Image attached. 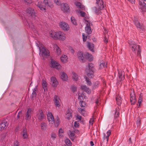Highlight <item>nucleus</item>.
I'll list each match as a JSON object with an SVG mask.
<instances>
[{
	"mask_svg": "<svg viewBox=\"0 0 146 146\" xmlns=\"http://www.w3.org/2000/svg\"><path fill=\"white\" fill-rule=\"evenodd\" d=\"M129 43L132 52L135 54L137 53L138 56H140L141 51L139 46L131 40L129 41Z\"/></svg>",
	"mask_w": 146,
	"mask_h": 146,
	"instance_id": "obj_1",
	"label": "nucleus"
},
{
	"mask_svg": "<svg viewBox=\"0 0 146 146\" xmlns=\"http://www.w3.org/2000/svg\"><path fill=\"white\" fill-rule=\"evenodd\" d=\"M94 65L92 63H89L86 70V72L87 76L90 78H93L94 76L93 72V68Z\"/></svg>",
	"mask_w": 146,
	"mask_h": 146,
	"instance_id": "obj_2",
	"label": "nucleus"
},
{
	"mask_svg": "<svg viewBox=\"0 0 146 146\" xmlns=\"http://www.w3.org/2000/svg\"><path fill=\"white\" fill-rule=\"evenodd\" d=\"M36 44L39 48L40 52H42V54L44 56H49L50 52L48 50L46 49L43 45H41L40 46V44L39 42L37 41Z\"/></svg>",
	"mask_w": 146,
	"mask_h": 146,
	"instance_id": "obj_3",
	"label": "nucleus"
},
{
	"mask_svg": "<svg viewBox=\"0 0 146 146\" xmlns=\"http://www.w3.org/2000/svg\"><path fill=\"white\" fill-rule=\"evenodd\" d=\"M96 3L98 5V8L94 7L93 8V10L96 13H98L100 12V10L104 8L103 0H96Z\"/></svg>",
	"mask_w": 146,
	"mask_h": 146,
	"instance_id": "obj_4",
	"label": "nucleus"
},
{
	"mask_svg": "<svg viewBox=\"0 0 146 146\" xmlns=\"http://www.w3.org/2000/svg\"><path fill=\"white\" fill-rule=\"evenodd\" d=\"M77 56L80 62H85L86 60V53L83 54L82 52L79 51L77 53Z\"/></svg>",
	"mask_w": 146,
	"mask_h": 146,
	"instance_id": "obj_5",
	"label": "nucleus"
},
{
	"mask_svg": "<svg viewBox=\"0 0 146 146\" xmlns=\"http://www.w3.org/2000/svg\"><path fill=\"white\" fill-rule=\"evenodd\" d=\"M50 66L51 68L57 69H60L61 67L59 64L53 59L51 60Z\"/></svg>",
	"mask_w": 146,
	"mask_h": 146,
	"instance_id": "obj_6",
	"label": "nucleus"
},
{
	"mask_svg": "<svg viewBox=\"0 0 146 146\" xmlns=\"http://www.w3.org/2000/svg\"><path fill=\"white\" fill-rule=\"evenodd\" d=\"M47 117L50 124H53L54 123V117L51 112L49 111L47 113Z\"/></svg>",
	"mask_w": 146,
	"mask_h": 146,
	"instance_id": "obj_7",
	"label": "nucleus"
},
{
	"mask_svg": "<svg viewBox=\"0 0 146 146\" xmlns=\"http://www.w3.org/2000/svg\"><path fill=\"white\" fill-rule=\"evenodd\" d=\"M36 117L38 120L40 121H42L45 117V116L41 110H39L37 112Z\"/></svg>",
	"mask_w": 146,
	"mask_h": 146,
	"instance_id": "obj_8",
	"label": "nucleus"
},
{
	"mask_svg": "<svg viewBox=\"0 0 146 146\" xmlns=\"http://www.w3.org/2000/svg\"><path fill=\"white\" fill-rule=\"evenodd\" d=\"M60 8L61 10L64 12L67 13L70 12L69 7L66 3L61 4Z\"/></svg>",
	"mask_w": 146,
	"mask_h": 146,
	"instance_id": "obj_9",
	"label": "nucleus"
},
{
	"mask_svg": "<svg viewBox=\"0 0 146 146\" xmlns=\"http://www.w3.org/2000/svg\"><path fill=\"white\" fill-rule=\"evenodd\" d=\"M59 26L63 30L65 31H67L69 29V27L68 25L65 22H60L59 23Z\"/></svg>",
	"mask_w": 146,
	"mask_h": 146,
	"instance_id": "obj_10",
	"label": "nucleus"
},
{
	"mask_svg": "<svg viewBox=\"0 0 146 146\" xmlns=\"http://www.w3.org/2000/svg\"><path fill=\"white\" fill-rule=\"evenodd\" d=\"M26 12L29 15L32 17H34L36 16L34 10L32 8L29 7L27 8L26 10Z\"/></svg>",
	"mask_w": 146,
	"mask_h": 146,
	"instance_id": "obj_11",
	"label": "nucleus"
},
{
	"mask_svg": "<svg viewBox=\"0 0 146 146\" xmlns=\"http://www.w3.org/2000/svg\"><path fill=\"white\" fill-rule=\"evenodd\" d=\"M53 101L54 105L56 107L59 108L60 106V100L59 97L55 95L54 96Z\"/></svg>",
	"mask_w": 146,
	"mask_h": 146,
	"instance_id": "obj_12",
	"label": "nucleus"
},
{
	"mask_svg": "<svg viewBox=\"0 0 146 146\" xmlns=\"http://www.w3.org/2000/svg\"><path fill=\"white\" fill-rule=\"evenodd\" d=\"M58 33L57 39H58L62 41H64L65 40L66 35L63 32L59 31L58 32Z\"/></svg>",
	"mask_w": 146,
	"mask_h": 146,
	"instance_id": "obj_13",
	"label": "nucleus"
},
{
	"mask_svg": "<svg viewBox=\"0 0 146 146\" xmlns=\"http://www.w3.org/2000/svg\"><path fill=\"white\" fill-rule=\"evenodd\" d=\"M134 23L137 28L138 29L139 31H141L144 30V26L141 24L137 20H135L134 21Z\"/></svg>",
	"mask_w": 146,
	"mask_h": 146,
	"instance_id": "obj_14",
	"label": "nucleus"
},
{
	"mask_svg": "<svg viewBox=\"0 0 146 146\" xmlns=\"http://www.w3.org/2000/svg\"><path fill=\"white\" fill-rule=\"evenodd\" d=\"M118 80L120 81L124 79V72L121 70H118Z\"/></svg>",
	"mask_w": 146,
	"mask_h": 146,
	"instance_id": "obj_15",
	"label": "nucleus"
},
{
	"mask_svg": "<svg viewBox=\"0 0 146 146\" xmlns=\"http://www.w3.org/2000/svg\"><path fill=\"white\" fill-rule=\"evenodd\" d=\"M51 82L53 87H56L58 84V82L54 77H52L50 78Z\"/></svg>",
	"mask_w": 146,
	"mask_h": 146,
	"instance_id": "obj_16",
	"label": "nucleus"
},
{
	"mask_svg": "<svg viewBox=\"0 0 146 146\" xmlns=\"http://www.w3.org/2000/svg\"><path fill=\"white\" fill-rule=\"evenodd\" d=\"M130 100L131 104H134L136 101V99L135 92L133 91H131L130 94Z\"/></svg>",
	"mask_w": 146,
	"mask_h": 146,
	"instance_id": "obj_17",
	"label": "nucleus"
},
{
	"mask_svg": "<svg viewBox=\"0 0 146 146\" xmlns=\"http://www.w3.org/2000/svg\"><path fill=\"white\" fill-rule=\"evenodd\" d=\"M87 23L86 24V26L85 28V30L86 32L88 34H90L92 33L91 29L90 27V24L87 22Z\"/></svg>",
	"mask_w": 146,
	"mask_h": 146,
	"instance_id": "obj_18",
	"label": "nucleus"
},
{
	"mask_svg": "<svg viewBox=\"0 0 146 146\" xmlns=\"http://www.w3.org/2000/svg\"><path fill=\"white\" fill-rule=\"evenodd\" d=\"M37 6L39 7L40 10L42 11H44L46 9V6L42 5V2H38Z\"/></svg>",
	"mask_w": 146,
	"mask_h": 146,
	"instance_id": "obj_19",
	"label": "nucleus"
},
{
	"mask_svg": "<svg viewBox=\"0 0 146 146\" xmlns=\"http://www.w3.org/2000/svg\"><path fill=\"white\" fill-rule=\"evenodd\" d=\"M43 3L46 6H48L51 8H52L54 7L53 3L52 2H49L48 0H44Z\"/></svg>",
	"mask_w": 146,
	"mask_h": 146,
	"instance_id": "obj_20",
	"label": "nucleus"
},
{
	"mask_svg": "<svg viewBox=\"0 0 146 146\" xmlns=\"http://www.w3.org/2000/svg\"><path fill=\"white\" fill-rule=\"evenodd\" d=\"M58 34V32L54 31H51L50 32V36L54 39H57Z\"/></svg>",
	"mask_w": 146,
	"mask_h": 146,
	"instance_id": "obj_21",
	"label": "nucleus"
},
{
	"mask_svg": "<svg viewBox=\"0 0 146 146\" xmlns=\"http://www.w3.org/2000/svg\"><path fill=\"white\" fill-rule=\"evenodd\" d=\"M31 111L32 110L31 108H28L26 113L25 118L26 120H27L30 119L31 117Z\"/></svg>",
	"mask_w": 146,
	"mask_h": 146,
	"instance_id": "obj_22",
	"label": "nucleus"
},
{
	"mask_svg": "<svg viewBox=\"0 0 146 146\" xmlns=\"http://www.w3.org/2000/svg\"><path fill=\"white\" fill-rule=\"evenodd\" d=\"M72 110H71L68 109L65 113V117L69 119L72 117Z\"/></svg>",
	"mask_w": 146,
	"mask_h": 146,
	"instance_id": "obj_23",
	"label": "nucleus"
},
{
	"mask_svg": "<svg viewBox=\"0 0 146 146\" xmlns=\"http://www.w3.org/2000/svg\"><path fill=\"white\" fill-rule=\"evenodd\" d=\"M81 88L85 91L88 94H90L91 93V91L90 90L86 85H82L81 86Z\"/></svg>",
	"mask_w": 146,
	"mask_h": 146,
	"instance_id": "obj_24",
	"label": "nucleus"
},
{
	"mask_svg": "<svg viewBox=\"0 0 146 146\" xmlns=\"http://www.w3.org/2000/svg\"><path fill=\"white\" fill-rule=\"evenodd\" d=\"M7 122L6 121L2 122L0 124V131H1L6 129Z\"/></svg>",
	"mask_w": 146,
	"mask_h": 146,
	"instance_id": "obj_25",
	"label": "nucleus"
},
{
	"mask_svg": "<svg viewBox=\"0 0 146 146\" xmlns=\"http://www.w3.org/2000/svg\"><path fill=\"white\" fill-rule=\"evenodd\" d=\"M41 129L42 131H45L48 128L47 124L44 122H42L40 124Z\"/></svg>",
	"mask_w": 146,
	"mask_h": 146,
	"instance_id": "obj_26",
	"label": "nucleus"
},
{
	"mask_svg": "<svg viewBox=\"0 0 146 146\" xmlns=\"http://www.w3.org/2000/svg\"><path fill=\"white\" fill-rule=\"evenodd\" d=\"M106 63L103 60L100 61V63L99 66V69H101L106 67Z\"/></svg>",
	"mask_w": 146,
	"mask_h": 146,
	"instance_id": "obj_27",
	"label": "nucleus"
},
{
	"mask_svg": "<svg viewBox=\"0 0 146 146\" xmlns=\"http://www.w3.org/2000/svg\"><path fill=\"white\" fill-rule=\"evenodd\" d=\"M61 61L64 63H65L68 61V57L65 55H62L60 58Z\"/></svg>",
	"mask_w": 146,
	"mask_h": 146,
	"instance_id": "obj_28",
	"label": "nucleus"
},
{
	"mask_svg": "<svg viewBox=\"0 0 146 146\" xmlns=\"http://www.w3.org/2000/svg\"><path fill=\"white\" fill-rule=\"evenodd\" d=\"M47 83L46 81L43 79L42 80V86L44 91H46L47 90Z\"/></svg>",
	"mask_w": 146,
	"mask_h": 146,
	"instance_id": "obj_29",
	"label": "nucleus"
},
{
	"mask_svg": "<svg viewBox=\"0 0 146 146\" xmlns=\"http://www.w3.org/2000/svg\"><path fill=\"white\" fill-rule=\"evenodd\" d=\"M68 133L71 139L73 141L75 137L74 132L73 131H69L68 132Z\"/></svg>",
	"mask_w": 146,
	"mask_h": 146,
	"instance_id": "obj_30",
	"label": "nucleus"
},
{
	"mask_svg": "<svg viewBox=\"0 0 146 146\" xmlns=\"http://www.w3.org/2000/svg\"><path fill=\"white\" fill-rule=\"evenodd\" d=\"M54 48L56 50V51L58 55H60L61 54V50L59 47L56 44L54 45Z\"/></svg>",
	"mask_w": 146,
	"mask_h": 146,
	"instance_id": "obj_31",
	"label": "nucleus"
},
{
	"mask_svg": "<svg viewBox=\"0 0 146 146\" xmlns=\"http://www.w3.org/2000/svg\"><path fill=\"white\" fill-rule=\"evenodd\" d=\"M22 135L24 139H27L28 137V134L27 129L25 128L23 129L22 131Z\"/></svg>",
	"mask_w": 146,
	"mask_h": 146,
	"instance_id": "obj_32",
	"label": "nucleus"
},
{
	"mask_svg": "<svg viewBox=\"0 0 146 146\" xmlns=\"http://www.w3.org/2000/svg\"><path fill=\"white\" fill-rule=\"evenodd\" d=\"M75 5L79 9L82 10H84L85 9L84 6L82 5L81 3L79 2H75Z\"/></svg>",
	"mask_w": 146,
	"mask_h": 146,
	"instance_id": "obj_33",
	"label": "nucleus"
},
{
	"mask_svg": "<svg viewBox=\"0 0 146 146\" xmlns=\"http://www.w3.org/2000/svg\"><path fill=\"white\" fill-rule=\"evenodd\" d=\"M78 110L79 113H80L83 115L84 116H86L87 115V112L81 108H78Z\"/></svg>",
	"mask_w": 146,
	"mask_h": 146,
	"instance_id": "obj_34",
	"label": "nucleus"
},
{
	"mask_svg": "<svg viewBox=\"0 0 146 146\" xmlns=\"http://www.w3.org/2000/svg\"><path fill=\"white\" fill-rule=\"evenodd\" d=\"M72 77L74 80L76 81L78 78V75L74 72H72Z\"/></svg>",
	"mask_w": 146,
	"mask_h": 146,
	"instance_id": "obj_35",
	"label": "nucleus"
},
{
	"mask_svg": "<svg viewBox=\"0 0 146 146\" xmlns=\"http://www.w3.org/2000/svg\"><path fill=\"white\" fill-rule=\"evenodd\" d=\"M87 46L89 49L92 52H94V44L90 42L88 43Z\"/></svg>",
	"mask_w": 146,
	"mask_h": 146,
	"instance_id": "obj_36",
	"label": "nucleus"
},
{
	"mask_svg": "<svg viewBox=\"0 0 146 146\" xmlns=\"http://www.w3.org/2000/svg\"><path fill=\"white\" fill-rule=\"evenodd\" d=\"M111 134V131L110 130H108L107 132V135L106 136L104 134V139H106L107 142H108L109 140V137Z\"/></svg>",
	"mask_w": 146,
	"mask_h": 146,
	"instance_id": "obj_37",
	"label": "nucleus"
},
{
	"mask_svg": "<svg viewBox=\"0 0 146 146\" xmlns=\"http://www.w3.org/2000/svg\"><path fill=\"white\" fill-rule=\"evenodd\" d=\"M61 78L63 80L66 81L68 79V76L65 73L63 72L61 74Z\"/></svg>",
	"mask_w": 146,
	"mask_h": 146,
	"instance_id": "obj_38",
	"label": "nucleus"
},
{
	"mask_svg": "<svg viewBox=\"0 0 146 146\" xmlns=\"http://www.w3.org/2000/svg\"><path fill=\"white\" fill-rule=\"evenodd\" d=\"M121 98L119 96H117L116 97V100L117 101V104L118 105H120L121 104L122 100H121Z\"/></svg>",
	"mask_w": 146,
	"mask_h": 146,
	"instance_id": "obj_39",
	"label": "nucleus"
},
{
	"mask_svg": "<svg viewBox=\"0 0 146 146\" xmlns=\"http://www.w3.org/2000/svg\"><path fill=\"white\" fill-rule=\"evenodd\" d=\"M86 59L89 61H91L93 60L94 58L92 55L88 53H86Z\"/></svg>",
	"mask_w": 146,
	"mask_h": 146,
	"instance_id": "obj_40",
	"label": "nucleus"
},
{
	"mask_svg": "<svg viewBox=\"0 0 146 146\" xmlns=\"http://www.w3.org/2000/svg\"><path fill=\"white\" fill-rule=\"evenodd\" d=\"M71 21L72 23L74 25H76L77 23L75 18L73 16H72L71 18Z\"/></svg>",
	"mask_w": 146,
	"mask_h": 146,
	"instance_id": "obj_41",
	"label": "nucleus"
},
{
	"mask_svg": "<svg viewBox=\"0 0 146 146\" xmlns=\"http://www.w3.org/2000/svg\"><path fill=\"white\" fill-rule=\"evenodd\" d=\"M65 142L66 145L68 146H71L72 145V143L69 139H66L65 140Z\"/></svg>",
	"mask_w": 146,
	"mask_h": 146,
	"instance_id": "obj_42",
	"label": "nucleus"
},
{
	"mask_svg": "<svg viewBox=\"0 0 146 146\" xmlns=\"http://www.w3.org/2000/svg\"><path fill=\"white\" fill-rule=\"evenodd\" d=\"M79 105L82 107H86L87 106V104L83 101H80L79 102Z\"/></svg>",
	"mask_w": 146,
	"mask_h": 146,
	"instance_id": "obj_43",
	"label": "nucleus"
},
{
	"mask_svg": "<svg viewBox=\"0 0 146 146\" xmlns=\"http://www.w3.org/2000/svg\"><path fill=\"white\" fill-rule=\"evenodd\" d=\"M119 110V108H116L115 111V118H116L119 116V112L118 111Z\"/></svg>",
	"mask_w": 146,
	"mask_h": 146,
	"instance_id": "obj_44",
	"label": "nucleus"
},
{
	"mask_svg": "<svg viewBox=\"0 0 146 146\" xmlns=\"http://www.w3.org/2000/svg\"><path fill=\"white\" fill-rule=\"evenodd\" d=\"M50 138L52 140H54L56 137V134L54 132H52L50 134Z\"/></svg>",
	"mask_w": 146,
	"mask_h": 146,
	"instance_id": "obj_45",
	"label": "nucleus"
},
{
	"mask_svg": "<svg viewBox=\"0 0 146 146\" xmlns=\"http://www.w3.org/2000/svg\"><path fill=\"white\" fill-rule=\"evenodd\" d=\"M6 135V133H3L1 134L0 136V139L1 140H3L5 138Z\"/></svg>",
	"mask_w": 146,
	"mask_h": 146,
	"instance_id": "obj_46",
	"label": "nucleus"
},
{
	"mask_svg": "<svg viewBox=\"0 0 146 146\" xmlns=\"http://www.w3.org/2000/svg\"><path fill=\"white\" fill-rule=\"evenodd\" d=\"M85 78L88 85L90 86H91L92 85V83L89 78L87 77H86Z\"/></svg>",
	"mask_w": 146,
	"mask_h": 146,
	"instance_id": "obj_47",
	"label": "nucleus"
},
{
	"mask_svg": "<svg viewBox=\"0 0 146 146\" xmlns=\"http://www.w3.org/2000/svg\"><path fill=\"white\" fill-rule=\"evenodd\" d=\"M60 119L58 117V118L56 121L55 122H54V124L57 127L60 124Z\"/></svg>",
	"mask_w": 146,
	"mask_h": 146,
	"instance_id": "obj_48",
	"label": "nucleus"
},
{
	"mask_svg": "<svg viewBox=\"0 0 146 146\" xmlns=\"http://www.w3.org/2000/svg\"><path fill=\"white\" fill-rule=\"evenodd\" d=\"M54 2L58 5H61V4L60 1L59 0H54Z\"/></svg>",
	"mask_w": 146,
	"mask_h": 146,
	"instance_id": "obj_49",
	"label": "nucleus"
},
{
	"mask_svg": "<svg viewBox=\"0 0 146 146\" xmlns=\"http://www.w3.org/2000/svg\"><path fill=\"white\" fill-rule=\"evenodd\" d=\"M104 41L105 43H107L108 42V37L105 35L104 39Z\"/></svg>",
	"mask_w": 146,
	"mask_h": 146,
	"instance_id": "obj_50",
	"label": "nucleus"
},
{
	"mask_svg": "<svg viewBox=\"0 0 146 146\" xmlns=\"http://www.w3.org/2000/svg\"><path fill=\"white\" fill-rule=\"evenodd\" d=\"M71 90L73 92H75L77 90V87L75 86H72L71 87Z\"/></svg>",
	"mask_w": 146,
	"mask_h": 146,
	"instance_id": "obj_51",
	"label": "nucleus"
},
{
	"mask_svg": "<svg viewBox=\"0 0 146 146\" xmlns=\"http://www.w3.org/2000/svg\"><path fill=\"white\" fill-rule=\"evenodd\" d=\"M36 88H34V89L33 90V92L32 93V95H33V97H35L36 96Z\"/></svg>",
	"mask_w": 146,
	"mask_h": 146,
	"instance_id": "obj_52",
	"label": "nucleus"
},
{
	"mask_svg": "<svg viewBox=\"0 0 146 146\" xmlns=\"http://www.w3.org/2000/svg\"><path fill=\"white\" fill-rule=\"evenodd\" d=\"M63 132V130L61 129H60L59 130V134L60 136L62 137L63 135L62 134Z\"/></svg>",
	"mask_w": 146,
	"mask_h": 146,
	"instance_id": "obj_53",
	"label": "nucleus"
},
{
	"mask_svg": "<svg viewBox=\"0 0 146 146\" xmlns=\"http://www.w3.org/2000/svg\"><path fill=\"white\" fill-rule=\"evenodd\" d=\"M87 37V36L85 34L83 33L82 38L83 41L85 42L86 40Z\"/></svg>",
	"mask_w": 146,
	"mask_h": 146,
	"instance_id": "obj_54",
	"label": "nucleus"
},
{
	"mask_svg": "<svg viewBox=\"0 0 146 146\" xmlns=\"http://www.w3.org/2000/svg\"><path fill=\"white\" fill-rule=\"evenodd\" d=\"M99 84L100 83L99 82H96L94 84V87L95 88H96V87H98V86Z\"/></svg>",
	"mask_w": 146,
	"mask_h": 146,
	"instance_id": "obj_55",
	"label": "nucleus"
},
{
	"mask_svg": "<svg viewBox=\"0 0 146 146\" xmlns=\"http://www.w3.org/2000/svg\"><path fill=\"white\" fill-rule=\"evenodd\" d=\"M142 102V98L140 96L138 101V103L139 104V105H140L141 104V103Z\"/></svg>",
	"mask_w": 146,
	"mask_h": 146,
	"instance_id": "obj_56",
	"label": "nucleus"
},
{
	"mask_svg": "<svg viewBox=\"0 0 146 146\" xmlns=\"http://www.w3.org/2000/svg\"><path fill=\"white\" fill-rule=\"evenodd\" d=\"M94 121V118L93 117H92L91 118L90 120V123L91 125H92L93 124V122Z\"/></svg>",
	"mask_w": 146,
	"mask_h": 146,
	"instance_id": "obj_57",
	"label": "nucleus"
},
{
	"mask_svg": "<svg viewBox=\"0 0 146 146\" xmlns=\"http://www.w3.org/2000/svg\"><path fill=\"white\" fill-rule=\"evenodd\" d=\"M81 117L79 115H77L76 116V118L77 119H78L79 121L81 120Z\"/></svg>",
	"mask_w": 146,
	"mask_h": 146,
	"instance_id": "obj_58",
	"label": "nucleus"
},
{
	"mask_svg": "<svg viewBox=\"0 0 146 146\" xmlns=\"http://www.w3.org/2000/svg\"><path fill=\"white\" fill-rule=\"evenodd\" d=\"M79 123L77 121H75L74 123V126L76 127H78Z\"/></svg>",
	"mask_w": 146,
	"mask_h": 146,
	"instance_id": "obj_59",
	"label": "nucleus"
},
{
	"mask_svg": "<svg viewBox=\"0 0 146 146\" xmlns=\"http://www.w3.org/2000/svg\"><path fill=\"white\" fill-rule=\"evenodd\" d=\"M25 1L27 3L29 4H31L32 3L31 0H23Z\"/></svg>",
	"mask_w": 146,
	"mask_h": 146,
	"instance_id": "obj_60",
	"label": "nucleus"
},
{
	"mask_svg": "<svg viewBox=\"0 0 146 146\" xmlns=\"http://www.w3.org/2000/svg\"><path fill=\"white\" fill-rule=\"evenodd\" d=\"M80 13L82 16L84 17H85V13L83 11H80Z\"/></svg>",
	"mask_w": 146,
	"mask_h": 146,
	"instance_id": "obj_61",
	"label": "nucleus"
},
{
	"mask_svg": "<svg viewBox=\"0 0 146 146\" xmlns=\"http://www.w3.org/2000/svg\"><path fill=\"white\" fill-rule=\"evenodd\" d=\"M14 146H19V143L17 141H16L14 142Z\"/></svg>",
	"mask_w": 146,
	"mask_h": 146,
	"instance_id": "obj_62",
	"label": "nucleus"
},
{
	"mask_svg": "<svg viewBox=\"0 0 146 146\" xmlns=\"http://www.w3.org/2000/svg\"><path fill=\"white\" fill-rule=\"evenodd\" d=\"M22 114V112L21 111H19L17 116V117L18 119H19L20 117V115H21Z\"/></svg>",
	"mask_w": 146,
	"mask_h": 146,
	"instance_id": "obj_63",
	"label": "nucleus"
},
{
	"mask_svg": "<svg viewBox=\"0 0 146 146\" xmlns=\"http://www.w3.org/2000/svg\"><path fill=\"white\" fill-rule=\"evenodd\" d=\"M78 99L80 101H82V100L83 99V97L82 96H78Z\"/></svg>",
	"mask_w": 146,
	"mask_h": 146,
	"instance_id": "obj_64",
	"label": "nucleus"
}]
</instances>
